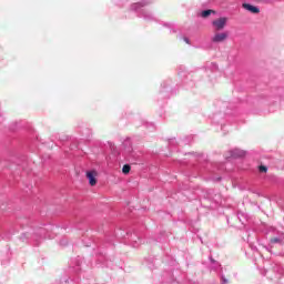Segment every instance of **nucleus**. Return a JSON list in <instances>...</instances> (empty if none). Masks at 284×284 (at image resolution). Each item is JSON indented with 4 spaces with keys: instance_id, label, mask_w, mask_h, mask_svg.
Here are the masks:
<instances>
[{
    "instance_id": "obj_12",
    "label": "nucleus",
    "mask_w": 284,
    "mask_h": 284,
    "mask_svg": "<svg viewBox=\"0 0 284 284\" xmlns=\"http://www.w3.org/2000/svg\"><path fill=\"white\" fill-rule=\"evenodd\" d=\"M247 154V152H245V151H243V150H241V149H235L234 151H233V156L235 158V159H243V156H245Z\"/></svg>"
},
{
    "instance_id": "obj_24",
    "label": "nucleus",
    "mask_w": 284,
    "mask_h": 284,
    "mask_svg": "<svg viewBox=\"0 0 284 284\" xmlns=\"http://www.w3.org/2000/svg\"><path fill=\"white\" fill-rule=\"evenodd\" d=\"M77 229H78V230H81V227H80V226H77Z\"/></svg>"
},
{
    "instance_id": "obj_17",
    "label": "nucleus",
    "mask_w": 284,
    "mask_h": 284,
    "mask_svg": "<svg viewBox=\"0 0 284 284\" xmlns=\"http://www.w3.org/2000/svg\"><path fill=\"white\" fill-rule=\"evenodd\" d=\"M6 121V118H3V111L0 109V123H3Z\"/></svg>"
},
{
    "instance_id": "obj_13",
    "label": "nucleus",
    "mask_w": 284,
    "mask_h": 284,
    "mask_svg": "<svg viewBox=\"0 0 284 284\" xmlns=\"http://www.w3.org/2000/svg\"><path fill=\"white\" fill-rule=\"evenodd\" d=\"M145 263L149 270H154V265L156 264V260L154 257H149L145 260Z\"/></svg>"
},
{
    "instance_id": "obj_7",
    "label": "nucleus",
    "mask_w": 284,
    "mask_h": 284,
    "mask_svg": "<svg viewBox=\"0 0 284 284\" xmlns=\"http://www.w3.org/2000/svg\"><path fill=\"white\" fill-rule=\"evenodd\" d=\"M212 26L215 32H221V30H225V27L227 26V18L222 17L216 20H213Z\"/></svg>"
},
{
    "instance_id": "obj_11",
    "label": "nucleus",
    "mask_w": 284,
    "mask_h": 284,
    "mask_svg": "<svg viewBox=\"0 0 284 284\" xmlns=\"http://www.w3.org/2000/svg\"><path fill=\"white\" fill-rule=\"evenodd\" d=\"M242 8H244V10H248V12H252L253 14H258V12H261V9L248 3H243Z\"/></svg>"
},
{
    "instance_id": "obj_23",
    "label": "nucleus",
    "mask_w": 284,
    "mask_h": 284,
    "mask_svg": "<svg viewBox=\"0 0 284 284\" xmlns=\"http://www.w3.org/2000/svg\"><path fill=\"white\" fill-rule=\"evenodd\" d=\"M183 41H185V43H190V39L187 38H183Z\"/></svg>"
},
{
    "instance_id": "obj_9",
    "label": "nucleus",
    "mask_w": 284,
    "mask_h": 284,
    "mask_svg": "<svg viewBox=\"0 0 284 284\" xmlns=\"http://www.w3.org/2000/svg\"><path fill=\"white\" fill-rule=\"evenodd\" d=\"M85 176H87V179L89 181V185L94 187V185H97V183H98L97 176H99V173L97 172V170H89V171H87Z\"/></svg>"
},
{
    "instance_id": "obj_6",
    "label": "nucleus",
    "mask_w": 284,
    "mask_h": 284,
    "mask_svg": "<svg viewBox=\"0 0 284 284\" xmlns=\"http://www.w3.org/2000/svg\"><path fill=\"white\" fill-rule=\"evenodd\" d=\"M123 239H129V241H131V243H133V247H139V245H141L143 243V239H141V236H139V234H136V232L134 233H130L126 232L125 235H122Z\"/></svg>"
},
{
    "instance_id": "obj_10",
    "label": "nucleus",
    "mask_w": 284,
    "mask_h": 284,
    "mask_svg": "<svg viewBox=\"0 0 284 284\" xmlns=\"http://www.w3.org/2000/svg\"><path fill=\"white\" fill-rule=\"evenodd\" d=\"M229 33L227 32H215V34L212 37L211 41L213 43H223L227 41Z\"/></svg>"
},
{
    "instance_id": "obj_4",
    "label": "nucleus",
    "mask_w": 284,
    "mask_h": 284,
    "mask_svg": "<svg viewBox=\"0 0 284 284\" xmlns=\"http://www.w3.org/2000/svg\"><path fill=\"white\" fill-rule=\"evenodd\" d=\"M52 230V225L50 224H44L43 226L40 227H30V232H24L21 235V241H28L31 239L32 241H36L39 243V239H48V232Z\"/></svg>"
},
{
    "instance_id": "obj_18",
    "label": "nucleus",
    "mask_w": 284,
    "mask_h": 284,
    "mask_svg": "<svg viewBox=\"0 0 284 284\" xmlns=\"http://www.w3.org/2000/svg\"><path fill=\"white\" fill-rule=\"evenodd\" d=\"M168 264L170 265V267L176 265V261L175 260H171L170 262H168Z\"/></svg>"
},
{
    "instance_id": "obj_3",
    "label": "nucleus",
    "mask_w": 284,
    "mask_h": 284,
    "mask_svg": "<svg viewBox=\"0 0 284 284\" xmlns=\"http://www.w3.org/2000/svg\"><path fill=\"white\" fill-rule=\"evenodd\" d=\"M70 277L64 278V283H80L81 282V275L83 274V257L78 256L73 260H71L70 265Z\"/></svg>"
},
{
    "instance_id": "obj_20",
    "label": "nucleus",
    "mask_w": 284,
    "mask_h": 284,
    "mask_svg": "<svg viewBox=\"0 0 284 284\" xmlns=\"http://www.w3.org/2000/svg\"><path fill=\"white\" fill-rule=\"evenodd\" d=\"M60 245H68V240L62 239V240L60 241Z\"/></svg>"
},
{
    "instance_id": "obj_21",
    "label": "nucleus",
    "mask_w": 284,
    "mask_h": 284,
    "mask_svg": "<svg viewBox=\"0 0 284 284\" xmlns=\"http://www.w3.org/2000/svg\"><path fill=\"white\" fill-rule=\"evenodd\" d=\"M169 145H170V150L178 152V149H176V148H175V149L172 148V141L169 142Z\"/></svg>"
},
{
    "instance_id": "obj_8",
    "label": "nucleus",
    "mask_w": 284,
    "mask_h": 284,
    "mask_svg": "<svg viewBox=\"0 0 284 284\" xmlns=\"http://www.w3.org/2000/svg\"><path fill=\"white\" fill-rule=\"evenodd\" d=\"M158 23L162 26V28H166V30H169V33L171 34H176V32L179 31L176 22H165L163 20H159Z\"/></svg>"
},
{
    "instance_id": "obj_16",
    "label": "nucleus",
    "mask_w": 284,
    "mask_h": 284,
    "mask_svg": "<svg viewBox=\"0 0 284 284\" xmlns=\"http://www.w3.org/2000/svg\"><path fill=\"white\" fill-rule=\"evenodd\" d=\"M258 171L265 173V172H267V166H265V165H260V166H258Z\"/></svg>"
},
{
    "instance_id": "obj_5",
    "label": "nucleus",
    "mask_w": 284,
    "mask_h": 284,
    "mask_svg": "<svg viewBox=\"0 0 284 284\" xmlns=\"http://www.w3.org/2000/svg\"><path fill=\"white\" fill-rule=\"evenodd\" d=\"M179 271H174V268H171L164 273V281L168 284H179Z\"/></svg>"
},
{
    "instance_id": "obj_19",
    "label": "nucleus",
    "mask_w": 284,
    "mask_h": 284,
    "mask_svg": "<svg viewBox=\"0 0 284 284\" xmlns=\"http://www.w3.org/2000/svg\"><path fill=\"white\" fill-rule=\"evenodd\" d=\"M8 136H10V134L0 133V139H8Z\"/></svg>"
},
{
    "instance_id": "obj_22",
    "label": "nucleus",
    "mask_w": 284,
    "mask_h": 284,
    "mask_svg": "<svg viewBox=\"0 0 284 284\" xmlns=\"http://www.w3.org/2000/svg\"><path fill=\"white\" fill-rule=\"evenodd\" d=\"M271 241H272V243H278V239H276V237L272 239Z\"/></svg>"
},
{
    "instance_id": "obj_2",
    "label": "nucleus",
    "mask_w": 284,
    "mask_h": 284,
    "mask_svg": "<svg viewBox=\"0 0 284 284\" xmlns=\"http://www.w3.org/2000/svg\"><path fill=\"white\" fill-rule=\"evenodd\" d=\"M176 90H179V82L176 80H172V78H168L162 81L159 90V99L160 101H164V99H171V97H176Z\"/></svg>"
},
{
    "instance_id": "obj_15",
    "label": "nucleus",
    "mask_w": 284,
    "mask_h": 284,
    "mask_svg": "<svg viewBox=\"0 0 284 284\" xmlns=\"http://www.w3.org/2000/svg\"><path fill=\"white\" fill-rule=\"evenodd\" d=\"M131 170H132V166L130 164H124L122 166V174L128 175V174H130Z\"/></svg>"
},
{
    "instance_id": "obj_1",
    "label": "nucleus",
    "mask_w": 284,
    "mask_h": 284,
    "mask_svg": "<svg viewBox=\"0 0 284 284\" xmlns=\"http://www.w3.org/2000/svg\"><path fill=\"white\" fill-rule=\"evenodd\" d=\"M114 236V227L108 230V225L99 226L98 230H88L82 235L84 247H92L95 256V267H112L114 257H108L105 250L112 247Z\"/></svg>"
},
{
    "instance_id": "obj_14",
    "label": "nucleus",
    "mask_w": 284,
    "mask_h": 284,
    "mask_svg": "<svg viewBox=\"0 0 284 284\" xmlns=\"http://www.w3.org/2000/svg\"><path fill=\"white\" fill-rule=\"evenodd\" d=\"M215 13H216V11H214V10H212V9H209V10L202 11L201 17H202L203 19H207V17H210V14H215Z\"/></svg>"
}]
</instances>
